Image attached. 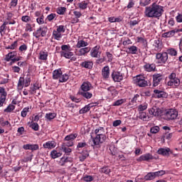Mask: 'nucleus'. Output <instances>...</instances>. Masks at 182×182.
<instances>
[{
    "label": "nucleus",
    "instance_id": "obj_1",
    "mask_svg": "<svg viewBox=\"0 0 182 182\" xmlns=\"http://www.w3.org/2000/svg\"><path fill=\"white\" fill-rule=\"evenodd\" d=\"M163 12H164V7L157 4V3H154L151 6L146 7L144 14L147 18L159 19L160 16L163 15Z\"/></svg>",
    "mask_w": 182,
    "mask_h": 182
},
{
    "label": "nucleus",
    "instance_id": "obj_2",
    "mask_svg": "<svg viewBox=\"0 0 182 182\" xmlns=\"http://www.w3.org/2000/svg\"><path fill=\"white\" fill-rule=\"evenodd\" d=\"M163 116L165 120H175L178 116V112L174 109H169L164 113Z\"/></svg>",
    "mask_w": 182,
    "mask_h": 182
},
{
    "label": "nucleus",
    "instance_id": "obj_3",
    "mask_svg": "<svg viewBox=\"0 0 182 182\" xmlns=\"http://www.w3.org/2000/svg\"><path fill=\"white\" fill-rule=\"evenodd\" d=\"M134 83L139 87H146L147 86V82L143 75H136L134 79Z\"/></svg>",
    "mask_w": 182,
    "mask_h": 182
},
{
    "label": "nucleus",
    "instance_id": "obj_4",
    "mask_svg": "<svg viewBox=\"0 0 182 182\" xmlns=\"http://www.w3.org/2000/svg\"><path fill=\"white\" fill-rule=\"evenodd\" d=\"M48 33V27H40L36 32L33 33V36L37 39L41 38H45L46 33Z\"/></svg>",
    "mask_w": 182,
    "mask_h": 182
},
{
    "label": "nucleus",
    "instance_id": "obj_5",
    "mask_svg": "<svg viewBox=\"0 0 182 182\" xmlns=\"http://www.w3.org/2000/svg\"><path fill=\"white\" fill-rule=\"evenodd\" d=\"M111 77L114 82H119L123 80V74L119 71L113 70Z\"/></svg>",
    "mask_w": 182,
    "mask_h": 182
},
{
    "label": "nucleus",
    "instance_id": "obj_6",
    "mask_svg": "<svg viewBox=\"0 0 182 182\" xmlns=\"http://www.w3.org/2000/svg\"><path fill=\"white\" fill-rule=\"evenodd\" d=\"M157 160L159 157L154 156L150 154H146L144 155H141L138 159L137 161H149L150 160Z\"/></svg>",
    "mask_w": 182,
    "mask_h": 182
},
{
    "label": "nucleus",
    "instance_id": "obj_7",
    "mask_svg": "<svg viewBox=\"0 0 182 182\" xmlns=\"http://www.w3.org/2000/svg\"><path fill=\"white\" fill-rule=\"evenodd\" d=\"M149 113L151 116H155V117L161 116V114H164L163 110H161V109L160 108H157V107H153L152 108L149 109Z\"/></svg>",
    "mask_w": 182,
    "mask_h": 182
},
{
    "label": "nucleus",
    "instance_id": "obj_8",
    "mask_svg": "<svg viewBox=\"0 0 182 182\" xmlns=\"http://www.w3.org/2000/svg\"><path fill=\"white\" fill-rule=\"evenodd\" d=\"M156 59L160 60L159 63H166L167 62V60L168 59V55H167V53H156Z\"/></svg>",
    "mask_w": 182,
    "mask_h": 182
},
{
    "label": "nucleus",
    "instance_id": "obj_9",
    "mask_svg": "<svg viewBox=\"0 0 182 182\" xmlns=\"http://www.w3.org/2000/svg\"><path fill=\"white\" fill-rule=\"evenodd\" d=\"M163 80V75L161 74H154L153 75V86L156 87V86H159L160 85V82Z\"/></svg>",
    "mask_w": 182,
    "mask_h": 182
},
{
    "label": "nucleus",
    "instance_id": "obj_10",
    "mask_svg": "<svg viewBox=\"0 0 182 182\" xmlns=\"http://www.w3.org/2000/svg\"><path fill=\"white\" fill-rule=\"evenodd\" d=\"M23 149H24V150H31L32 151H35L39 150V145L38 144H27L23 146Z\"/></svg>",
    "mask_w": 182,
    "mask_h": 182
},
{
    "label": "nucleus",
    "instance_id": "obj_11",
    "mask_svg": "<svg viewBox=\"0 0 182 182\" xmlns=\"http://www.w3.org/2000/svg\"><path fill=\"white\" fill-rule=\"evenodd\" d=\"M90 87H92V83H90L89 81L84 82L80 86V92H89L90 90Z\"/></svg>",
    "mask_w": 182,
    "mask_h": 182
},
{
    "label": "nucleus",
    "instance_id": "obj_12",
    "mask_svg": "<svg viewBox=\"0 0 182 182\" xmlns=\"http://www.w3.org/2000/svg\"><path fill=\"white\" fill-rule=\"evenodd\" d=\"M102 75L104 79H109V77L110 76V68H109L108 65L105 66L102 69Z\"/></svg>",
    "mask_w": 182,
    "mask_h": 182
},
{
    "label": "nucleus",
    "instance_id": "obj_13",
    "mask_svg": "<svg viewBox=\"0 0 182 182\" xmlns=\"http://www.w3.org/2000/svg\"><path fill=\"white\" fill-rule=\"evenodd\" d=\"M154 93L155 94L156 97L158 99H161V97H167L168 96L167 92L163 90H154Z\"/></svg>",
    "mask_w": 182,
    "mask_h": 182
},
{
    "label": "nucleus",
    "instance_id": "obj_14",
    "mask_svg": "<svg viewBox=\"0 0 182 182\" xmlns=\"http://www.w3.org/2000/svg\"><path fill=\"white\" fill-rule=\"evenodd\" d=\"M99 49H100V46H96L91 50V56L92 58H99L100 56V52H99Z\"/></svg>",
    "mask_w": 182,
    "mask_h": 182
},
{
    "label": "nucleus",
    "instance_id": "obj_15",
    "mask_svg": "<svg viewBox=\"0 0 182 182\" xmlns=\"http://www.w3.org/2000/svg\"><path fill=\"white\" fill-rule=\"evenodd\" d=\"M158 154H161V156H170V153H171V151L170 150V148H160L157 151Z\"/></svg>",
    "mask_w": 182,
    "mask_h": 182
},
{
    "label": "nucleus",
    "instance_id": "obj_16",
    "mask_svg": "<svg viewBox=\"0 0 182 182\" xmlns=\"http://www.w3.org/2000/svg\"><path fill=\"white\" fill-rule=\"evenodd\" d=\"M144 69H145L146 72H154L156 70V64L146 63V65H144Z\"/></svg>",
    "mask_w": 182,
    "mask_h": 182
},
{
    "label": "nucleus",
    "instance_id": "obj_17",
    "mask_svg": "<svg viewBox=\"0 0 182 182\" xmlns=\"http://www.w3.org/2000/svg\"><path fill=\"white\" fill-rule=\"evenodd\" d=\"M77 94L82 96V97H85L87 100H89V99H92V97L93 96V94L89 92V91L80 92V90H79Z\"/></svg>",
    "mask_w": 182,
    "mask_h": 182
},
{
    "label": "nucleus",
    "instance_id": "obj_18",
    "mask_svg": "<svg viewBox=\"0 0 182 182\" xmlns=\"http://www.w3.org/2000/svg\"><path fill=\"white\" fill-rule=\"evenodd\" d=\"M80 66H82V68H85V69H92L93 68V62L90 60H86L82 62L80 64Z\"/></svg>",
    "mask_w": 182,
    "mask_h": 182
},
{
    "label": "nucleus",
    "instance_id": "obj_19",
    "mask_svg": "<svg viewBox=\"0 0 182 182\" xmlns=\"http://www.w3.org/2000/svg\"><path fill=\"white\" fill-rule=\"evenodd\" d=\"M168 86H176L177 87L178 86H180V80L178 78H175L173 80H171L167 83Z\"/></svg>",
    "mask_w": 182,
    "mask_h": 182
},
{
    "label": "nucleus",
    "instance_id": "obj_20",
    "mask_svg": "<svg viewBox=\"0 0 182 182\" xmlns=\"http://www.w3.org/2000/svg\"><path fill=\"white\" fill-rule=\"evenodd\" d=\"M67 163H72V159L70 157H62L60 160V165L63 166H66Z\"/></svg>",
    "mask_w": 182,
    "mask_h": 182
},
{
    "label": "nucleus",
    "instance_id": "obj_21",
    "mask_svg": "<svg viewBox=\"0 0 182 182\" xmlns=\"http://www.w3.org/2000/svg\"><path fill=\"white\" fill-rule=\"evenodd\" d=\"M60 76H62V70L58 69L53 72V79H60Z\"/></svg>",
    "mask_w": 182,
    "mask_h": 182
},
{
    "label": "nucleus",
    "instance_id": "obj_22",
    "mask_svg": "<svg viewBox=\"0 0 182 182\" xmlns=\"http://www.w3.org/2000/svg\"><path fill=\"white\" fill-rule=\"evenodd\" d=\"M90 52V48L85 47L80 48L78 51V56H85L86 53H89Z\"/></svg>",
    "mask_w": 182,
    "mask_h": 182
},
{
    "label": "nucleus",
    "instance_id": "obj_23",
    "mask_svg": "<svg viewBox=\"0 0 182 182\" xmlns=\"http://www.w3.org/2000/svg\"><path fill=\"white\" fill-rule=\"evenodd\" d=\"M60 56H63L66 59H70L73 56V53L72 51H60Z\"/></svg>",
    "mask_w": 182,
    "mask_h": 182
},
{
    "label": "nucleus",
    "instance_id": "obj_24",
    "mask_svg": "<svg viewBox=\"0 0 182 182\" xmlns=\"http://www.w3.org/2000/svg\"><path fill=\"white\" fill-rule=\"evenodd\" d=\"M16 55H18V53H16V51H13V52L9 53L6 55L5 60H6V62H10L11 59H13L14 58H15L16 56Z\"/></svg>",
    "mask_w": 182,
    "mask_h": 182
},
{
    "label": "nucleus",
    "instance_id": "obj_25",
    "mask_svg": "<svg viewBox=\"0 0 182 182\" xmlns=\"http://www.w3.org/2000/svg\"><path fill=\"white\" fill-rule=\"evenodd\" d=\"M178 32V29L171 30L170 31L166 32L163 34L164 38H170L171 36H174L176 33Z\"/></svg>",
    "mask_w": 182,
    "mask_h": 182
},
{
    "label": "nucleus",
    "instance_id": "obj_26",
    "mask_svg": "<svg viewBox=\"0 0 182 182\" xmlns=\"http://www.w3.org/2000/svg\"><path fill=\"white\" fill-rule=\"evenodd\" d=\"M127 53H130L131 55H137V47H136V46L128 47Z\"/></svg>",
    "mask_w": 182,
    "mask_h": 182
},
{
    "label": "nucleus",
    "instance_id": "obj_27",
    "mask_svg": "<svg viewBox=\"0 0 182 182\" xmlns=\"http://www.w3.org/2000/svg\"><path fill=\"white\" fill-rule=\"evenodd\" d=\"M8 93L5 90V88L0 87V99L1 100H6V96Z\"/></svg>",
    "mask_w": 182,
    "mask_h": 182
},
{
    "label": "nucleus",
    "instance_id": "obj_28",
    "mask_svg": "<svg viewBox=\"0 0 182 182\" xmlns=\"http://www.w3.org/2000/svg\"><path fill=\"white\" fill-rule=\"evenodd\" d=\"M92 104H90L88 105H86L85 107L82 108L80 111L79 113L80 114H85V113H87L89 110H90L91 107H93V105H91Z\"/></svg>",
    "mask_w": 182,
    "mask_h": 182
},
{
    "label": "nucleus",
    "instance_id": "obj_29",
    "mask_svg": "<svg viewBox=\"0 0 182 182\" xmlns=\"http://www.w3.org/2000/svg\"><path fill=\"white\" fill-rule=\"evenodd\" d=\"M89 43L83 40H78L77 43L76 45V48L80 49V48H85V46H87Z\"/></svg>",
    "mask_w": 182,
    "mask_h": 182
},
{
    "label": "nucleus",
    "instance_id": "obj_30",
    "mask_svg": "<svg viewBox=\"0 0 182 182\" xmlns=\"http://www.w3.org/2000/svg\"><path fill=\"white\" fill-rule=\"evenodd\" d=\"M76 137H77V134H71L70 135H68L65 137L64 141H73V140H75V139H76Z\"/></svg>",
    "mask_w": 182,
    "mask_h": 182
},
{
    "label": "nucleus",
    "instance_id": "obj_31",
    "mask_svg": "<svg viewBox=\"0 0 182 182\" xmlns=\"http://www.w3.org/2000/svg\"><path fill=\"white\" fill-rule=\"evenodd\" d=\"M154 46L155 47V50H160L163 46V43L161 41H160V40H155Z\"/></svg>",
    "mask_w": 182,
    "mask_h": 182
},
{
    "label": "nucleus",
    "instance_id": "obj_32",
    "mask_svg": "<svg viewBox=\"0 0 182 182\" xmlns=\"http://www.w3.org/2000/svg\"><path fill=\"white\" fill-rule=\"evenodd\" d=\"M61 149L63 151H64V153H65V154H67V156H69V154L72 153V149L69 148V146L61 145Z\"/></svg>",
    "mask_w": 182,
    "mask_h": 182
},
{
    "label": "nucleus",
    "instance_id": "obj_33",
    "mask_svg": "<svg viewBox=\"0 0 182 182\" xmlns=\"http://www.w3.org/2000/svg\"><path fill=\"white\" fill-rule=\"evenodd\" d=\"M139 119H142L143 120H145L146 122L149 121L150 119V117L146 114L144 112H139Z\"/></svg>",
    "mask_w": 182,
    "mask_h": 182
},
{
    "label": "nucleus",
    "instance_id": "obj_34",
    "mask_svg": "<svg viewBox=\"0 0 182 182\" xmlns=\"http://www.w3.org/2000/svg\"><path fill=\"white\" fill-rule=\"evenodd\" d=\"M167 53V55H170L171 56H177V50L174 48H169L165 52Z\"/></svg>",
    "mask_w": 182,
    "mask_h": 182
},
{
    "label": "nucleus",
    "instance_id": "obj_35",
    "mask_svg": "<svg viewBox=\"0 0 182 182\" xmlns=\"http://www.w3.org/2000/svg\"><path fill=\"white\" fill-rule=\"evenodd\" d=\"M44 149H54L55 142L54 141H48L43 144Z\"/></svg>",
    "mask_w": 182,
    "mask_h": 182
},
{
    "label": "nucleus",
    "instance_id": "obj_36",
    "mask_svg": "<svg viewBox=\"0 0 182 182\" xmlns=\"http://www.w3.org/2000/svg\"><path fill=\"white\" fill-rule=\"evenodd\" d=\"M144 178L146 181H149L150 180H154L156 177L154 176V172H150V173H148L147 175L144 176Z\"/></svg>",
    "mask_w": 182,
    "mask_h": 182
},
{
    "label": "nucleus",
    "instance_id": "obj_37",
    "mask_svg": "<svg viewBox=\"0 0 182 182\" xmlns=\"http://www.w3.org/2000/svg\"><path fill=\"white\" fill-rule=\"evenodd\" d=\"M50 156L52 159H58V157H60V156H62V153L58 152L56 150H53L51 151Z\"/></svg>",
    "mask_w": 182,
    "mask_h": 182
},
{
    "label": "nucleus",
    "instance_id": "obj_38",
    "mask_svg": "<svg viewBox=\"0 0 182 182\" xmlns=\"http://www.w3.org/2000/svg\"><path fill=\"white\" fill-rule=\"evenodd\" d=\"M95 146H98L99 143H102L100 134H97L96 137L92 139Z\"/></svg>",
    "mask_w": 182,
    "mask_h": 182
},
{
    "label": "nucleus",
    "instance_id": "obj_39",
    "mask_svg": "<svg viewBox=\"0 0 182 182\" xmlns=\"http://www.w3.org/2000/svg\"><path fill=\"white\" fill-rule=\"evenodd\" d=\"M39 55H40L39 59H41V60H48V53L47 52L41 51V52H40Z\"/></svg>",
    "mask_w": 182,
    "mask_h": 182
},
{
    "label": "nucleus",
    "instance_id": "obj_40",
    "mask_svg": "<svg viewBox=\"0 0 182 182\" xmlns=\"http://www.w3.org/2000/svg\"><path fill=\"white\" fill-rule=\"evenodd\" d=\"M69 80V75L68 74L61 75L59 79V82L60 83H63L64 82H68Z\"/></svg>",
    "mask_w": 182,
    "mask_h": 182
},
{
    "label": "nucleus",
    "instance_id": "obj_41",
    "mask_svg": "<svg viewBox=\"0 0 182 182\" xmlns=\"http://www.w3.org/2000/svg\"><path fill=\"white\" fill-rule=\"evenodd\" d=\"M53 36L54 37V39H55L56 41H59L60 38H62V33H59L57 31H53Z\"/></svg>",
    "mask_w": 182,
    "mask_h": 182
},
{
    "label": "nucleus",
    "instance_id": "obj_42",
    "mask_svg": "<svg viewBox=\"0 0 182 182\" xmlns=\"http://www.w3.org/2000/svg\"><path fill=\"white\" fill-rule=\"evenodd\" d=\"M31 85V75L28 74L26 79H24V86L28 87Z\"/></svg>",
    "mask_w": 182,
    "mask_h": 182
},
{
    "label": "nucleus",
    "instance_id": "obj_43",
    "mask_svg": "<svg viewBox=\"0 0 182 182\" xmlns=\"http://www.w3.org/2000/svg\"><path fill=\"white\" fill-rule=\"evenodd\" d=\"M30 127L34 130V132H38L39 130V124L36 122H33V121L31 122V124L30 125Z\"/></svg>",
    "mask_w": 182,
    "mask_h": 182
},
{
    "label": "nucleus",
    "instance_id": "obj_44",
    "mask_svg": "<svg viewBox=\"0 0 182 182\" xmlns=\"http://www.w3.org/2000/svg\"><path fill=\"white\" fill-rule=\"evenodd\" d=\"M23 85H25V78L23 77H21L18 80V87L23 89Z\"/></svg>",
    "mask_w": 182,
    "mask_h": 182
},
{
    "label": "nucleus",
    "instance_id": "obj_45",
    "mask_svg": "<svg viewBox=\"0 0 182 182\" xmlns=\"http://www.w3.org/2000/svg\"><path fill=\"white\" fill-rule=\"evenodd\" d=\"M56 117V113H47L46 114V119L48 120H53Z\"/></svg>",
    "mask_w": 182,
    "mask_h": 182
},
{
    "label": "nucleus",
    "instance_id": "obj_46",
    "mask_svg": "<svg viewBox=\"0 0 182 182\" xmlns=\"http://www.w3.org/2000/svg\"><path fill=\"white\" fill-rule=\"evenodd\" d=\"M160 132V127L159 126H155L151 128L150 132L152 134H156Z\"/></svg>",
    "mask_w": 182,
    "mask_h": 182
},
{
    "label": "nucleus",
    "instance_id": "obj_47",
    "mask_svg": "<svg viewBox=\"0 0 182 182\" xmlns=\"http://www.w3.org/2000/svg\"><path fill=\"white\" fill-rule=\"evenodd\" d=\"M13 110H15V105L10 104L5 109L6 113H11Z\"/></svg>",
    "mask_w": 182,
    "mask_h": 182
},
{
    "label": "nucleus",
    "instance_id": "obj_48",
    "mask_svg": "<svg viewBox=\"0 0 182 182\" xmlns=\"http://www.w3.org/2000/svg\"><path fill=\"white\" fill-rule=\"evenodd\" d=\"M151 0H140L139 4L141 6H147L150 5Z\"/></svg>",
    "mask_w": 182,
    "mask_h": 182
},
{
    "label": "nucleus",
    "instance_id": "obj_49",
    "mask_svg": "<svg viewBox=\"0 0 182 182\" xmlns=\"http://www.w3.org/2000/svg\"><path fill=\"white\" fill-rule=\"evenodd\" d=\"M100 173H104V174H109L110 173V168L107 166H104L100 168Z\"/></svg>",
    "mask_w": 182,
    "mask_h": 182
},
{
    "label": "nucleus",
    "instance_id": "obj_50",
    "mask_svg": "<svg viewBox=\"0 0 182 182\" xmlns=\"http://www.w3.org/2000/svg\"><path fill=\"white\" fill-rule=\"evenodd\" d=\"M88 4H89L88 3L82 1L80 3H78V6L80 9H86L87 8Z\"/></svg>",
    "mask_w": 182,
    "mask_h": 182
},
{
    "label": "nucleus",
    "instance_id": "obj_51",
    "mask_svg": "<svg viewBox=\"0 0 182 182\" xmlns=\"http://www.w3.org/2000/svg\"><path fill=\"white\" fill-rule=\"evenodd\" d=\"M1 80L0 85H6V83H9V75H6V78L1 77Z\"/></svg>",
    "mask_w": 182,
    "mask_h": 182
},
{
    "label": "nucleus",
    "instance_id": "obj_52",
    "mask_svg": "<svg viewBox=\"0 0 182 182\" xmlns=\"http://www.w3.org/2000/svg\"><path fill=\"white\" fill-rule=\"evenodd\" d=\"M124 102H126V100L124 99L117 100L116 102H114L113 106H120L123 105Z\"/></svg>",
    "mask_w": 182,
    "mask_h": 182
},
{
    "label": "nucleus",
    "instance_id": "obj_53",
    "mask_svg": "<svg viewBox=\"0 0 182 182\" xmlns=\"http://www.w3.org/2000/svg\"><path fill=\"white\" fill-rule=\"evenodd\" d=\"M166 174V171H159L156 172H154V176L156 177H160V176H164Z\"/></svg>",
    "mask_w": 182,
    "mask_h": 182
},
{
    "label": "nucleus",
    "instance_id": "obj_54",
    "mask_svg": "<svg viewBox=\"0 0 182 182\" xmlns=\"http://www.w3.org/2000/svg\"><path fill=\"white\" fill-rule=\"evenodd\" d=\"M147 104H144V105H140L138 107V110L139 112H144V110H146L147 109Z\"/></svg>",
    "mask_w": 182,
    "mask_h": 182
},
{
    "label": "nucleus",
    "instance_id": "obj_55",
    "mask_svg": "<svg viewBox=\"0 0 182 182\" xmlns=\"http://www.w3.org/2000/svg\"><path fill=\"white\" fill-rule=\"evenodd\" d=\"M66 31V28H65V26H57V32H59L60 33H65V31Z\"/></svg>",
    "mask_w": 182,
    "mask_h": 182
},
{
    "label": "nucleus",
    "instance_id": "obj_56",
    "mask_svg": "<svg viewBox=\"0 0 182 182\" xmlns=\"http://www.w3.org/2000/svg\"><path fill=\"white\" fill-rule=\"evenodd\" d=\"M65 12H66V7H60L58 9V15H65Z\"/></svg>",
    "mask_w": 182,
    "mask_h": 182
},
{
    "label": "nucleus",
    "instance_id": "obj_57",
    "mask_svg": "<svg viewBox=\"0 0 182 182\" xmlns=\"http://www.w3.org/2000/svg\"><path fill=\"white\" fill-rule=\"evenodd\" d=\"M61 52H69L70 50V46L69 45H63L61 46Z\"/></svg>",
    "mask_w": 182,
    "mask_h": 182
},
{
    "label": "nucleus",
    "instance_id": "obj_58",
    "mask_svg": "<svg viewBox=\"0 0 182 182\" xmlns=\"http://www.w3.org/2000/svg\"><path fill=\"white\" fill-rule=\"evenodd\" d=\"M87 146V144H86V141L79 142L77 145V149L79 150L80 149H83V147H86Z\"/></svg>",
    "mask_w": 182,
    "mask_h": 182
},
{
    "label": "nucleus",
    "instance_id": "obj_59",
    "mask_svg": "<svg viewBox=\"0 0 182 182\" xmlns=\"http://www.w3.org/2000/svg\"><path fill=\"white\" fill-rule=\"evenodd\" d=\"M29 112V107H25L21 111V117H26V114H28V112Z\"/></svg>",
    "mask_w": 182,
    "mask_h": 182
},
{
    "label": "nucleus",
    "instance_id": "obj_60",
    "mask_svg": "<svg viewBox=\"0 0 182 182\" xmlns=\"http://www.w3.org/2000/svg\"><path fill=\"white\" fill-rule=\"evenodd\" d=\"M44 16L43 15H42L40 18H36V21L39 25H42L43 23H45V20H44Z\"/></svg>",
    "mask_w": 182,
    "mask_h": 182
},
{
    "label": "nucleus",
    "instance_id": "obj_61",
    "mask_svg": "<svg viewBox=\"0 0 182 182\" xmlns=\"http://www.w3.org/2000/svg\"><path fill=\"white\" fill-rule=\"evenodd\" d=\"M65 142L63 143L62 146H65L67 147H72L73 146V141H65Z\"/></svg>",
    "mask_w": 182,
    "mask_h": 182
},
{
    "label": "nucleus",
    "instance_id": "obj_62",
    "mask_svg": "<svg viewBox=\"0 0 182 182\" xmlns=\"http://www.w3.org/2000/svg\"><path fill=\"white\" fill-rule=\"evenodd\" d=\"M36 90H39V87L34 85L33 87H31L30 92L31 95H33V93H36Z\"/></svg>",
    "mask_w": 182,
    "mask_h": 182
},
{
    "label": "nucleus",
    "instance_id": "obj_63",
    "mask_svg": "<svg viewBox=\"0 0 182 182\" xmlns=\"http://www.w3.org/2000/svg\"><path fill=\"white\" fill-rule=\"evenodd\" d=\"M55 18H56V14H51L47 16V19L48 21H49V22H50L51 21H53Z\"/></svg>",
    "mask_w": 182,
    "mask_h": 182
},
{
    "label": "nucleus",
    "instance_id": "obj_64",
    "mask_svg": "<svg viewBox=\"0 0 182 182\" xmlns=\"http://www.w3.org/2000/svg\"><path fill=\"white\" fill-rule=\"evenodd\" d=\"M84 181H93V176H86L83 178Z\"/></svg>",
    "mask_w": 182,
    "mask_h": 182
}]
</instances>
